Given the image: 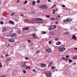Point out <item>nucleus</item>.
<instances>
[{
    "instance_id": "obj_10",
    "label": "nucleus",
    "mask_w": 77,
    "mask_h": 77,
    "mask_svg": "<svg viewBox=\"0 0 77 77\" xmlns=\"http://www.w3.org/2000/svg\"><path fill=\"white\" fill-rule=\"evenodd\" d=\"M29 29L28 27H25L23 28V30H29Z\"/></svg>"
},
{
    "instance_id": "obj_28",
    "label": "nucleus",
    "mask_w": 77,
    "mask_h": 77,
    "mask_svg": "<svg viewBox=\"0 0 77 77\" xmlns=\"http://www.w3.org/2000/svg\"><path fill=\"white\" fill-rule=\"evenodd\" d=\"M72 60H71V59L69 60V63H71L72 62Z\"/></svg>"
},
{
    "instance_id": "obj_45",
    "label": "nucleus",
    "mask_w": 77,
    "mask_h": 77,
    "mask_svg": "<svg viewBox=\"0 0 77 77\" xmlns=\"http://www.w3.org/2000/svg\"><path fill=\"white\" fill-rule=\"evenodd\" d=\"M25 59L26 60H27L29 59V57H26L25 58Z\"/></svg>"
},
{
    "instance_id": "obj_42",
    "label": "nucleus",
    "mask_w": 77,
    "mask_h": 77,
    "mask_svg": "<svg viewBox=\"0 0 77 77\" xmlns=\"http://www.w3.org/2000/svg\"><path fill=\"white\" fill-rule=\"evenodd\" d=\"M51 20H54V18H51Z\"/></svg>"
},
{
    "instance_id": "obj_6",
    "label": "nucleus",
    "mask_w": 77,
    "mask_h": 77,
    "mask_svg": "<svg viewBox=\"0 0 77 77\" xmlns=\"http://www.w3.org/2000/svg\"><path fill=\"white\" fill-rule=\"evenodd\" d=\"M36 21H43L44 20L40 18H36Z\"/></svg>"
},
{
    "instance_id": "obj_56",
    "label": "nucleus",
    "mask_w": 77,
    "mask_h": 77,
    "mask_svg": "<svg viewBox=\"0 0 77 77\" xmlns=\"http://www.w3.org/2000/svg\"><path fill=\"white\" fill-rule=\"evenodd\" d=\"M37 2L38 3H40V1H38Z\"/></svg>"
},
{
    "instance_id": "obj_35",
    "label": "nucleus",
    "mask_w": 77,
    "mask_h": 77,
    "mask_svg": "<svg viewBox=\"0 0 77 77\" xmlns=\"http://www.w3.org/2000/svg\"><path fill=\"white\" fill-rule=\"evenodd\" d=\"M33 38L34 39H37V36H35L34 37H33Z\"/></svg>"
},
{
    "instance_id": "obj_63",
    "label": "nucleus",
    "mask_w": 77,
    "mask_h": 77,
    "mask_svg": "<svg viewBox=\"0 0 77 77\" xmlns=\"http://www.w3.org/2000/svg\"><path fill=\"white\" fill-rule=\"evenodd\" d=\"M50 66H51V65H49L48 66V67H50Z\"/></svg>"
},
{
    "instance_id": "obj_5",
    "label": "nucleus",
    "mask_w": 77,
    "mask_h": 77,
    "mask_svg": "<svg viewBox=\"0 0 77 77\" xmlns=\"http://www.w3.org/2000/svg\"><path fill=\"white\" fill-rule=\"evenodd\" d=\"M46 75L48 77H50L51 75V72H49L48 73H46Z\"/></svg>"
},
{
    "instance_id": "obj_31",
    "label": "nucleus",
    "mask_w": 77,
    "mask_h": 77,
    "mask_svg": "<svg viewBox=\"0 0 77 77\" xmlns=\"http://www.w3.org/2000/svg\"><path fill=\"white\" fill-rule=\"evenodd\" d=\"M2 67V64L0 63V68Z\"/></svg>"
},
{
    "instance_id": "obj_18",
    "label": "nucleus",
    "mask_w": 77,
    "mask_h": 77,
    "mask_svg": "<svg viewBox=\"0 0 77 77\" xmlns=\"http://www.w3.org/2000/svg\"><path fill=\"white\" fill-rule=\"evenodd\" d=\"M55 67L54 66H52L51 67V69H55Z\"/></svg>"
},
{
    "instance_id": "obj_25",
    "label": "nucleus",
    "mask_w": 77,
    "mask_h": 77,
    "mask_svg": "<svg viewBox=\"0 0 77 77\" xmlns=\"http://www.w3.org/2000/svg\"><path fill=\"white\" fill-rule=\"evenodd\" d=\"M6 27H5L2 30V31L3 32H4L6 30Z\"/></svg>"
},
{
    "instance_id": "obj_16",
    "label": "nucleus",
    "mask_w": 77,
    "mask_h": 77,
    "mask_svg": "<svg viewBox=\"0 0 77 77\" xmlns=\"http://www.w3.org/2000/svg\"><path fill=\"white\" fill-rule=\"evenodd\" d=\"M77 59V56L76 55L75 56L73 57V59L75 60Z\"/></svg>"
},
{
    "instance_id": "obj_50",
    "label": "nucleus",
    "mask_w": 77,
    "mask_h": 77,
    "mask_svg": "<svg viewBox=\"0 0 77 77\" xmlns=\"http://www.w3.org/2000/svg\"><path fill=\"white\" fill-rule=\"evenodd\" d=\"M51 41H50L48 43L49 44H51Z\"/></svg>"
},
{
    "instance_id": "obj_53",
    "label": "nucleus",
    "mask_w": 77,
    "mask_h": 77,
    "mask_svg": "<svg viewBox=\"0 0 77 77\" xmlns=\"http://www.w3.org/2000/svg\"><path fill=\"white\" fill-rule=\"evenodd\" d=\"M57 17H56V20H57V21H58L59 20V19H57Z\"/></svg>"
},
{
    "instance_id": "obj_30",
    "label": "nucleus",
    "mask_w": 77,
    "mask_h": 77,
    "mask_svg": "<svg viewBox=\"0 0 77 77\" xmlns=\"http://www.w3.org/2000/svg\"><path fill=\"white\" fill-rule=\"evenodd\" d=\"M56 6V5H54L51 7V9H53V8H54V7H55Z\"/></svg>"
},
{
    "instance_id": "obj_8",
    "label": "nucleus",
    "mask_w": 77,
    "mask_h": 77,
    "mask_svg": "<svg viewBox=\"0 0 77 77\" xmlns=\"http://www.w3.org/2000/svg\"><path fill=\"white\" fill-rule=\"evenodd\" d=\"M46 52H48V53H51V48H49L48 49H46Z\"/></svg>"
},
{
    "instance_id": "obj_20",
    "label": "nucleus",
    "mask_w": 77,
    "mask_h": 77,
    "mask_svg": "<svg viewBox=\"0 0 77 77\" xmlns=\"http://www.w3.org/2000/svg\"><path fill=\"white\" fill-rule=\"evenodd\" d=\"M27 68H28L29 69H31V68L30 67V66H27L26 67V68H25V69H27Z\"/></svg>"
},
{
    "instance_id": "obj_54",
    "label": "nucleus",
    "mask_w": 77,
    "mask_h": 77,
    "mask_svg": "<svg viewBox=\"0 0 77 77\" xmlns=\"http://www.w3.org/2000/svg\"><path fill=\"white\" fill-rule=\"evenodd\" d=\"M0 77H5V75H3L2 76H0Z\"/></svg>"
},
{
    "instance_id": "obj_11",
    "label": "nucleus",
    "mask_w": 77,
    "mask_h": 77,
    "mask_svg": "<svg viewBox=\"0 0 77 77\" xmlns=\"http://www.w3.org/2000/svg\"><path fill=\"white\" fill-rule=\"evenodd\" d=\"M61 59L63 60L67 61L68 60V59L64 57H63Z\"/></svg>"
},
{
    "instance_id": "obj_61",
    "label": "nucleus",
    "mask_w": 77,
    "mask_h": 77,
    "mask_svg": "<svg viewBox=\"0 0 77 77\" xmlns=\"http://www.w3.org/2000/svg\"><path fill=\"white\" fill-rule=\"evenodd\" d=\"M55 14V12H54L52 13V14Z\"/></svg>"
},
{
    "instance_id": "obj_59",
    "label": "nucleus",
    "mask_w": 77,
    "mask_h": 77,
    "mask_svg": "<svg viewBox=\"0 0 77 77\" xmlns=\"http://www.w3.org/2000/svg\"><path fill=\"white\" fill-rule=\"evenodd\" d=\"M25 21H29V20H28V19H26L25 20Z\"/></svg>"
},
{
    "instance_id": "obj_14",
    "label": "nucleus",
    "mask_w": 77,
    "mask_h": 77,
    "mask_svg": "<svg viewBox=\"0 0 77 77\" xmlns=\"http://www.w3.org/2000/svg\"><path fill=\"white\" fill-rule=\"evenodd\" d=\"M27 66V65L26 64V62L23 63V67H26V66Z\"/></svg>"
},
{
    "instance_id": "obj_32",
    "label": "nucleus",
    "mask_w": 77,
    "mask_h": 77,
    "mask_svg": "<svg viewBox=\"0 0 77 77\" xmlns=\"http://www.w3.org/2000/svg\"><path fill=\"white\" fill-rule=\"evenodd\" d=\"M27 1H26L24 2V3L26 4H27Z\"/></svg>"
},
{
    "instance_id": "obj_44",
    "label": "nucleus",
    "mask_w": 77,
    "mask_h": 77,
    "mask_svg": "<svg viewBox=\"0 0 77 77\" xmlns=\"http://www.w3.org/2000/svg\"><path fill=\"white\" fill-rule=\"evenodd\" d=\"M52 11L53 12H56V10H55V9H53V10H52Z\"/></svg>"
},
{
    "instance_id": "obj_15",
    "label": "nucleus",
    "mask_w": 77,
    "mask_h": 77,
    "mask_svg": "<svg viewBox=\"0 0 77 77\" xmlns=\"http://www.w3.org/2000/svg\"><path fill=\"white\" fill-rule=\"evenodd\" d=\"M41 66H42V67H45V66H46V64H41Z\"/></svg>"
},
{
    "instance_id": "obj_29",
    "label": "nucleus",
    "mask_w": 77,
    "mask_h": 77,
    "mask_svg": "<svg viewBox=\"0 0 77 77\" xmlns=\"http://www.w3.org/2000/svg\"><path fill=\"white\" fill-rule=\"evenodd\" d=\"M0 23L1 25L3 24V21H2L0 22Z\"/></svg>"
},
{
    "instance_id": "obj_38",
    "label": "nucleus",
    "mask_w": 77,
    "mask_h": 77,
    "mask_svg": "<svg viewBox=\"0 0 77 77\" xmlns=\"http://www.w3.org/2000/svg\"><path fill=\"white\" fill-rule=\"evenodd\" d=\"M28 43H30V42H31V41L30 40H28Z\"/></svg>"
},
{
    "instance_id": "obj_7",
    "label": "nucleus",
    "mask_w": 77,
    "mask_h": 77,
    "mask_svg": "<svg viewBox=\"0 0 77 77\" xmlns=\"http://www.w3.org/2000/svg\"><path fill=\"white\" fill-rule=\"evenodd\" d=\"M72 39H75V40H77V37L75 35V34H73L72 37Z\"/></svg>"
},
{
    "instance_id": "obj_24",
    "label": "nucleus",
    "mask_w": 77,
    "mask_h": 77,
    "mask_svg": "<svg viewBox=\"0 0 77 77\" xmlns=\"http://www.w3.org/2000/svg\"><path fill=\"white\" fill-rule=\"evenodd\" d=\"M64 47H65V45H63L61 46V48H64Z\"/></svg>"
},
{
    "instance_id": "obj_13",
    "label": "nucleus",
    "mask_w": 77,
    "mask_h": 77,
    "mask_svg": "<svg viewBox=\"0 0 77 77\" xmlns=\"http://www.w3.org/2000/svg\"><path fill=\"white\" fill-rule=\"evenodd\" d=\"M11 60V58L8 57L5 60L6 62H7L8 61H9Z\"/></svg>"
},
{
    "instance_id": "obj_33",
    "label": "nucleus",
    "mask_w": 77,
    "mask_h": 77,
    "mask_svg": "<svg viewBox=\"0 0 77 77\" xmlns=\"http://www.w3.org/2000/svg\"><path fill=\"white\" fill-rule=\"evenodd\" d=\"M15 15V14H14V13H12L11 14V16H14V15Z\"/></svg>"
},
{
    "instance_id": "obj_9",
    "label": "nucleus",
    "mask_w": 77,
    "mask_h": 77,
    "mask_svg": "<svg viewBox=\"0 0 77 77\" xmlns=\"http://www.w3.org/2000/svg\"><path fill=\"white\" fill-rule=\"evenodd\" d=\"M9 22L10 23V24H13V25L15 24V23L12 21L10 20L9 21Z\"/></svg>"
},
{
    "instance_id": "obj_39",
    "label": "nucleus",
    "mask_w": 77,
    "mask_h": 77,
    "mask_svg": "<svg viewBox=\"0 0 77 77\" xmlns=\"http://www.w3.org/2000/svg\"><path fill=\"white\" fill-rule=\"evenodd\" d=\"M46 17H47V18H50V16L49 15H46Z\"/></svg>"
},
{
    "instance_id": "obj_57",
    "label": "nucleus",
    "mask_w": 77,
    "mask_h": 77,
    "mask_svg": "<svg viewBox=\"0 0 77 77\" xmlns=\"http://www.w3.org/2000/svg\"><path fill=\"white\" fill-rule=\"evenodd\" d=\"M55 23L56 24H58V22H56Z\"/></svg>"
},
{
    "instance_id": "obj_40",
    "label": "nucleus",
    "mask_w": 77,
    "mask_h": 77,
    "mask_svg": "<svg viewBox=\"0 0 77 77\" xmlns=\"http://www.w3.org/2000/svg\"><path fill=\"white\" fill-rule=\"evenodd\" d=\"M62 8H65V5H62Z\"/></svg>"
},
{
    "instance_id": "obj_55",
    "label": "nucleus",
    "mask_w": 77,
    "mask_h": 77,
    "mask_svg": "<svg viewBox=\"0 0 77 77\" xmlns=\"http://www.w3.org/2000/svg\"><path fill=\"white\" fill-rule=\"evenodd\" d=\"M49 63H50V64H51H51H52V62L50 61L49 62Z\"/></svg>"
},
{
    "instance_id": "obj_19",
    "label": "nucleus",
    "mask_w": 77,
    "mask_h": 77,
    "mask_svg": "<svg viewBox=\"0 0 77 77\" xmlns=\"http://www.w3.org/2000/svg\"><path fill=\"white\" fill-rule=\"evenodd\" d=\"M61 42H58L57 43H56V45H60V44Z\"/></svg>"
},
{
    "instance_id": "obj_49",
    "label": "nucleus",
    "mask_w": 77,
    "mask_h": 77,
    "mask_svg": "<svg viewBox=\"0 0 77 77\" xmlns=\"http://www.w3.org/2000/svg\"><path fill=\"white\" fill-rule=\"evenodd\" d=\"M58 18H60V15H58Z\"/></svg>"
},
{
    "instance_id": "obj_52",
    "label": "nucleus",
    "mask_w": 77,
    "mask_h": 77,
    "mask_svg": "<svg viewBox=\"0 0 77 77\" xmlns=\"http://www.w3.org/2000/svg\"><path fill=\"white\" fill-rule=\"evenodd\" d=\"M32 71H33V72H34V71L35 72H36V70H35V69H33V70H32Z\"/></svg>"
},
{
    "instance_id": "obj_21",
    "label": "nucleus",
    "mask_w": 77,
    "mask_h": 77,
    "mask_svg": "<svg viewBox=\"0 0 77 77\" xmlns=\"http://www.w3.org/2000/svg\"><path fill=\"white\" fill-rule=\"evenodd\" d=\"M31 21H36V18L32 19L31 20Z\"/></svg>"
},
{
    "instance_id": "obj_43",
    "label": "nucleus",
    "mask_w": 77,
    "mask_h": 77,
    "mask_svg": "<svg viewBox=\"0 0 77 77\" xmlns=\"http://www.w3.org/2000/svg\"><path fill=\"white\" fill-rule=\"evenodd\" d=\"M66 58H69V55H67L66 56Z\"/></svg>"
},
{
    "instance_id": "obj_60",
    "label": "nucleus",
    "mask_w": 77,
    "mask_h": 77,
    "mask_svg": "<svg viewBox=\"0 0 77 77\" xmlns=\"http://www.w3.org/2000/svg\"><path fill=\"white\" fill-rule=\"evenodd\" d=\"M74 49H75V50H77V48H74Z\"/></svg>"
},
{
    "instance_id": "obj_4",
    "label": "nucleus",
    "mask_w": 77,
    "mask_h": 77,
    "mask_svg": "<svg viewBox=\"0 0 77 77\" xmlns=\"http://www.w3.org/2000/svg\"><path fill=\"white\" fill-rule=\"evenodd\" d=\"M66 48H59V50L61 52H62V51H63L65 50Z\"/></svg>"
},
{
    "instance_id": "obj_23",
    "label": "nucleus",
    "mask_w": 77,
    "mask_h": 77,
    "mask_svg": "<svg viewBox=\"0 0 77 77\" xmlns=\"http://www.w3.org/2000/svg\"><path fill=\"white\" fill-rule=\"evenodd\" d=\"M36 4V2L35 1H33L32 2V5L33 6L35 5V4Z\"/></svg>"
},
{
    "instance_id": "obj_51",
    "label": "nucleus",
    "mask_w": 77,
    "mask_h": 77,
    "mask_svg": "<svg viewBox=\"0 0 77 77\" xmlns=\"http://www.w3.org/2000/svg\"><path fill=\"white\" fill-rule=\"evenodd\" d=\"M8 41H9V42H11V39H9L8 40Z\"/></svg>"
},
{
    "instance_id": "obj_41",
    "label": "nucleus",
    "mask_w": 77,
    "mask_h": 77,
    "mask_svg": "<svg viewBox=\"0 0 77 77\" xmlns=\"http://www.w3.org/2000/svg\"><path fill=\"white\" fill-rule=\"evenodd\" d=\"M51 34L52 35H55V33H54V32H51Z\"/></svg>"
},
{
    "instance_id": "obj_27",
    "label": "nucleus",
    "mask_w": 77,
    "mask_h": 77,
    "mask_svg": "<svg viewBox=\"0 0 77 77\" xmlns=\"http://www.w3.org/2000/svg\"><path fill=\"white\" fill-rule=\"evenodd\" d=\"M63 34H64V35H66L67 34H68V32H64L63 33Z\"/></svg>"
},
{
    "instance_id": "obj_37",
    "label": "nucleus",
    "mask_w": 77,
    "mask_h": 77,
    "mask_svg": "<svg viewBox=\"0 0 77 77\" xmlns=\"http://www.w3.org/2000/svg\"><path fill=\"white\" fill-rule=\"evenodd\" d=\"M35 35H36V34H35V33H34L32 35V36L34 37V36H35Z\"/></svg>"
},
{
    "instance_id": "obj_26",
    "label": "nucleus",
    "mask_w": 77,
    "mask_h": 77,
    "mask_svg": "<svg viewBox=\"0 0 77 77\" xmlns=\"http://www.w3.org/2000/svg\"><path fill=\"white\" fill-rule=\"evenodd\" d=\"M17 32L19 34L20 33H21V31L20 30H18L17 31Z\"/></svg>"
},
{
    "instance_id": "obj_34",
    "label": "nucleus",
    "mask_w": 77,
    "mask_h": 77,
    "mask_svg": "<svg viewBox=\"0 0 77 77\" xmlns=\"http://www.w3.org/2000/svg\"><path fill=\"white\" fill-rule=\"evenodd\" d=\"M15 41L14 39H11V42H14Z\"/></svg>"
},
{
    "instance_id": "obj_17",
    "label": "nucleus",
    "mask_w": 77,
    "mask_h": 77,
    "mask_svg": "<svg viewBox=\"0 0 77 77\" xmlns=\"http://www.w3.org/2000/svg\"><path fill=\"white\" fill-rule=\"evenodd\" d=\"M41 33L43 35H44V34H46V32L45 31H41Z\"/></svg>"
},
{
    "instance_id": "obj_47",
    "label": "nucleus",
    "mask_w": 77,
    "mask_h": 77,
    "mask_svg": "<svg viewBox=\"0 0 77 77\" xmlns=\"http://www.w3.org/2000/svg\"><path fill=\"white\" fill-rule=\"evenodd\" d=\"M56 11H58V8H56Z\"/></svg>"
},
{
    "instance_id": "obj_3",
    "label": "nucleus",
    "mask_w": 77,
    "mask_h": 77,
    "mask_svg": "<svg viewBox=\"0 0 77 77\" xmlns=\"http://www.w3.org/2000/svg\"><path fill=\"white\" fill-rule=\"evenodd\" d=\"M42 9H47L48 8V7L46 6L45 5H42Z\"/></svg>"
},
{
    "instance_id": "obj_46",
    "label": "nucleus",
    "mask_w": 77,
    "mask_h": 77,
    "mask_svg": "<svg viewBox=\"0 0 77 77\" xmlns=\"http://www.w3.org/2000/svg\"><path fill=\"white\" fill-rule=\"evenodd\" d=\"M31 14H35V12L32 11L31 12Z\"/></svg>"
},
{
    "instance_id": "obj_64",
    "label": "nucleus",
    "mask_w": 77,
    "mask_h": 77,
    "mask_svg": "<svg viewBox=\"0 0 77 77\" xmlns=\"http://www.w3.org/2000/svg\"><path fill=\"white\" fill-rule=\"evenodd\" d=\"M9 55L8 54H7L6 55V56H8Z\"/></svg>"
},
{
    "instance_id": "obj_36",
    "label": "nucleus",
    "mask_w": 77,
    "mask_h": 77,
    "mask_svg": "<svg viewBox=\"0 0 77 77\" xmlns=\"http://www.w3.org/2000/svg\"><path fill=\"white\" fill-rule=\"evenodd\" d=\"M23 72L24 74H26V71L25 70H23Z\"/></svg>"
},
{
    "instance_id": "obj_62",
    "label": "nucleus",
    "mask_w": 77,
    "mask_h": 77,
    "mask_svg": "<svg viewBox=\"0 0 77 77\" xmlns=\"http://www.w3.org/2000/svg\"><path fill=\"white\" fill-rule=\"evenodd\" d=\"M20 2V1H17V3H19Z\"/></svg>"
},
{
    "instance_id": "obj_22",
    "label": "nucleus",
    "mask_w": 77,
    "mask_h": 77,
    "mask_svg": "<svg viewBox=\"0 0 77 77\" xmlns=\"http://www.w3.org/2000/svg\"><path fill=\"white\" fill-rule=\"evenodd\" d=\"M39 52H40V50H38L35 52V54H38V53H39Z\"/></svg>"
},
{
    "instance_id": "obj_2",
    "label": "nucleus",
    "mask_w": 77,
    "mask_h": 77,
    "mask_svg": "<svg viewBox=\"0 0 77 77\" xmlns=\"http://www.w3.org/2000/svg\"><path fill=\"white\" fill-rule=\"evenodd\" d=\"M56 28V25L52 26L50 27L49 30L50 31H51V30H53V29H55V28Z\"/></svg>"
},
{
    "instance_id": "obj_58",
    "label": "nucleus",
    "mask_w": 77,
    "mask_h": 77,
    "mask_svg": "<svg viewBox=\"0 0 77 77\" xmlns=\"http://www.w3.org/2000/svg\"><path fill=\"white\" fill-rule=\"evenodd\" d=\"M39 8H42V5L41 6H40L39 7Z\"/></svg>"
},
{
    "instance_id": "obj_12",
    "label": "nucleus",
    "mask_w": 77,
    "mask_h": 77,
    "mask_svg": "<svg viewBox=\"0 0 77 77\" xmlns=\"http://www.w3.org/2000/svg\"><path fill=\"white\" fill-rule=\"evenodd\" d=\"M16 33H14L10 35V36L11 37H13L14 36H16Z\"/></svg>"
},
{
    "instance_id": "obj_1",
    "label": "nucleus",
    "mask_w": 77,
    "mask_h": 77,
    "mask_svg": "<svg viewBox=\"0 0 77 77\" xmlns=\"http://www.w3.org/2000/svg\"><path fill=\"white\" fill-rule=\"evenodd\" d=\"M64 23H66V22H68L69 21H72V20L70 18H67V19L63 20Z\"/></svg>"
},
{
    "instance_id": "obj_48",
    "label": "nucleus",
    "mask_w": 77,
    "mask_h": 77,
    "mask_svg": "<svg viewBox=\"0 0 77 77\" xmlns=\"http://www.w3.org/2000/svg\"><path fill=\"white\" fill-rule=\"evenodd\" d=\"M58 38H57L55 39V41H57V40H58Z\"/></svg>"
}]
</instances>
